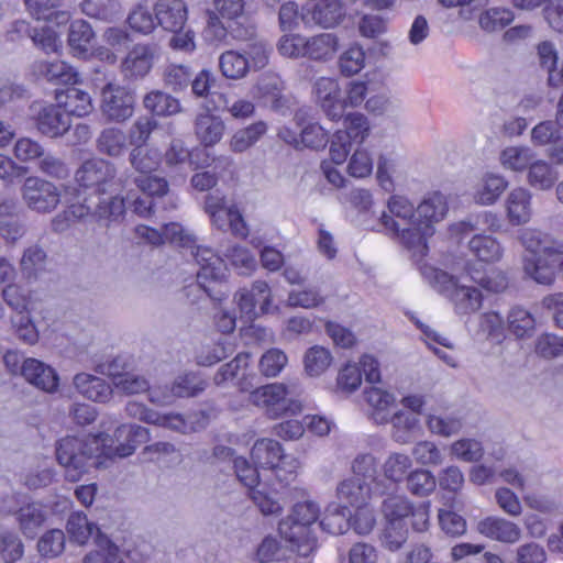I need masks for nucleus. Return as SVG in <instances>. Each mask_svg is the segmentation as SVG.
<instances>
[{
  "label": "nucleus",
  "instance_id": "obj_56",
  "mask_svg": "<svg viewBox=\"0 0 563 563\" xmlns=\"http://www.w3.org/2000/svg\"><path fill=\"white\" fill-rule=\"evenodd\" d=\"M119 9L117 0H85L81 3V10L86 15L104 21L114 18Z\"/></svg>",
  "mask_w": 563,
  "mask_h": 563
},
{
  "label": "nucleus",
  "instance_id": "obj_11",
  "mask_svg": "<svg viewBox=\"0 0 563 563\" xmlns=\"http://www.w3.org/2000/svg\"><path fill=\"white\" fill-rule=\"evenodd\" d=\"M287 396L288 390L284 384L273 383L252 390L249 401L264 409L269 418L276 419L286 413L292 405Z\"/></svg>",
  "mask_w": 563,
  "mask_h": 563
},
{
  "label": "nucleus",
  "instance_id": "obj_58",
  "mask_svg": "<svg viewBox=\"0 0 563 563\" xmlns=\"http://www.w3.org/2000/svg\"><path fill=\"white\" fill-rule=\"evenodd\" d=\"M192 73L190 68L181 64H170L163 73L164 84L174 91H181L188 87Z\"/></svg>",
  "mask_w": 563,
  "mask_h": 563
},
{
  "label": "nucleus",
  "instance_id": "obj_42",
  "mask_svg": "<svg viewBox=\"0 0 563 563\" xmlns=\"http://www.w3.org/2000/svg\"><path fill=\"white\" fill-rule=\"evenodd\" d=\"M470 251L482 262L493 263L503 257L504 250L497 239L477 234L468 242Z\"/></svg>",
  "mask_w": 563,
  "mask_h": 563
},
{
  "label": "nucleus",
  "instance_id": "obj_50",
  "mask_svg": "<svg viewBox=\"0 0 563 563\" xmlns=\"http://www.w3.org/2000/svg\"><path fill=\"white\" fill-rule=\"evenodd\" d=\"M35 71L48 81L68 82L75 79L73 68L62 60L37 62Z\"/></svg>",
  "mask_w": 563,
  "mask_h": 563
},
{
  "label": "nucleus",
  "instance_id": "obj_1",
  "mask_svg": "<svg viewBox=\"0 0 563 563\" xmlns=\"http://www.w3.org/2000/svg\"><path fill=\"white\" fill-rule=\"evenodd\" d=\"M388 212L380 216L384 230L393 234L413 256H424L427 240L434 234V225L448 214L446 197L433 191L415 207L404 196H393L387 203Z\"/></svg>",
  "mask_w": 563,
  "mask_h": 563
},
{
  "label": "nucleus",
  "instance_id": "obj_49",
  "mask_svg": "<svg viewBox=\"0 0 563 563\" xmlns=\"http://www.w3.org/2000/svg\"><path fill=\"white\" fill-rule=\"evenodd\" d=\"M67 532L70 538L79 543L85 544L90 537L101 533L99 528L89 522L86 515L81 512L73 514L67 521Z\"/></svg>",
  "mask_w": 563,
  "mask_h": 563
},
{
  "label": "nucleus",
  "instance_id": "obj_9",
  "mask_svg": "<svg viewBox=\"0 0 563 563\" xmlns=\"http://www.w3.org/2000/svg\"><path fill=\"white\" fill-rule=\"evenodd\" d=\"M133 93L115 84H108L101 90L100 111L102 117L110 122H124L134 112Z\"/></svg>",
  "mask_w": 563,
  "mask_h": 563
},
{
  "label": "nucleus",
  "instance_id": "obj_62",
  "mask_svg": "<svg viewBox=\"0 0 563 563\" xmlns=\"http://www.w3.org/2000/svg\"><path fill=\"white\" fill-rule=\"evenodd\" d=\"M87 218V208L82 207V203H76L69 206L56 214L51 221V228L56 233L65 232L77 221H81Z\"/></svg>",
  "mask_w": 563,
  "mask_h": 563
},
{
  "label": "nucleus",
  "instance_id": "obj_18",
  "mask_svg": "<svg viewBox=\"0 0 563 563\" xmlns=\"http://www.w3.org/2000/svg\"><path fill=\"white\" fill-rule=\"evenodd\" d=\"M362 395L368 406V417L376 424H387L388 415L396 406L395 395L378 386L366 387Z\"/></svg>",
  "mask_w": 563,
  "mask_h": 563
},
{
  "label": "nucleus",
  "instance_id": "obj_6",
  "mask_svg": "<svg viewBox=\"0 0 563 563\" xmlns=\"http://www.w3.org/2000/svg\"><path fill=\"white\" fill-rule=\"evenodd\" d=\"M251 457L256 465L273 470L276 478L285 485L295 479L300 467L299 461L285 455L280 443L272 439L257 440L251 450Z\"/></svg>",
  "mask_w": 563,
  "mask_h": 563
},
{
  "label": "nucleus",
  "instance_id": "obj_63",
  "mask_svg": "<svg viewBox=\"0 0 563 563\" xmlns=\"http://www.w3.org/2000/svg\"><path fill=\"white\" fill-rule=\"evenodd\" d=\"M288 357L279 349H271L266 351L258 363L261 373L266 377L277 376L287 365Z\"/></svg>",
  "mask_w": 563,
  "mask_h": 563
},
{
  "label": "nucleus",
  "instance_id": "obj_48",
  "mask_svg": "<svg viewBox=\"0 0 563 563\" xmlns=\"http://www.w3.org/2000/svg\"><path fill=\"white\" fill-rule=\"evenodd\" d=\"M514 12L507 8H490L482 12L478 24L485 32H496L514 21Z\"/></svg>",
  "mask_w": 563,
  "mask_h": 563
},
{
  "label": "nucleus",
  "instance_id": "obj_36",
  "mask_svg": "<svg viewBox=\"0 0 563 563\" xmlns=\"http://www.w3.org/2000/svg\"><path fill=\"white\" fill-rule=\"evenodd\" d=\"M225 125L221 119L209 113H201L195 121V133L205 146L217 144L224 133Z\"/></svg>",
  "mask_w": 563,
  "mask_h": 563
},
{
  "label": "nucleus",
  "instance_id": "obj_27",
  "mask_svg": "<svg viewBox=\"0 0 563 563\" xmlns=\"http://www.w3.org/2000/svg\"><path fill=\"white\" fill-rule=\"evenodd\" d=\"M56 101L58 107H63L69 114L76 117H85L93 109L90 95L74 86L56 91Z\"/></svg>",
  "mask_w": 563,
  "mask_h": 563
},
{
  "label": "nucleus",
  "instance_id": "obj_64",
  "mask_svg": "<svg viewBox=\"0 0 563 563\" xmlns=\"http://www.w3.org/2000/svg\"><path fill=\"white\" fill-rule=\"evenodd\" d=\"M23 552V543L15 533L0 531V555L5 563H13L20 560Z\"/></svg>",
  "mask_w": 563,
  "mask_h": 563
},
{
  "label": "nucleus",
  "instance_id": "obj_16",
  "mask_svg": "<svg viewBox=\"0 0 563 563\" xmlns=\"http://www.w3.org/2000/svg\"><path fill=\"white\" fill-rule=\"evenodd\" d=\"M505 213L511 225H523L533 216L532 194L525 187L511 189L504 202Z\"/></svg>",
  "mask_w": 563,
  "mask_h": 563
},
{
  "label": "nucleus",
  "instance_id": "obj_44",
  "mask_svg": "<svg viewBox=\"0 0 563 563\" xmlns=\"http://www.w3.org/2000/svg\"><path fill=\"white\" fill-rule=\"evenodd\" d=\"M344 16L345 12L339 0H327L318 3L312 10L313 21L324 29L338 25Z\"/></svg>",
  "mask_w": 563,
  "mask_h": 563
},
{
  "label": "nucleus",
  "instance_id": "obj_53",
  "mask_svg": "<svg viewBox=\"0 0 563 563\" xmlns=\"http://www.w3.org/2000/svg\"><path fill=\"white\" fill-rule=\"evenodd\" d=\"M369 131L371 126L367 118L360 112H353L345 117V130L338 132L346 134L349 141L362 144L369 135Z\"/></svg>",
  "mask_w": 563,
  "mask_h": 563
},
{
  "label": "nucleus",
  "instance_id": "obj_51",
  "mask_svg": "<svg viewBox=\"0 0 563 563\" xmlns=\"http://www.w3.org/2000/svg\"><path fill=\"white\" fill-rule=\"evenodd\" d=\"M412 466L411 459L404 453H391L383 464V472L387 479L398 483L401 482Z\"/></svg>",
  "mask_w": 563,
  "mask_h": 563
},
{
  "label": "nucleus",
  "instance_id": "obj_4",
  "mask_svg": "<svg viewBox=\"0 0 563 563\" xmlns=\"http://www.w3.org/2000/svg\"><path fill=\"white\" fill-rule=\"evenodd\" d=\"M422 275L434 289L450 299L457 314H471L482 307L483 297L477 288L461 284L452 275L434 267L424 266Z\"/></svg>",
  "mask_w": 563,
  "mask_h": 563
},
{
  "label": "nucleus",
  "instance_id": "obj_13",
  "mask_svg": "<svg viewBox=\"0 0 563 563\" xmlns=\"http://www.w3.org/2000/svg\"><path fill=\"white\" fill-rule=\"evenodd\" d=\"M117 175L115 166L103 158H91L76 172V180L82 187H96L98 194H106Z\"/></svg>",
  "mask_w": 563,
  "mask_h": 563
},
{
  "label": "nucleus",
  "instance_id": "obj_43",
  "mask_svg": "<svg viewBox=\"0 0 563 563\" xmlns=\"http://www.w3.org/2000/svg\"><path fill=\"white\" fill-rule=\"evenodd\" d=\"M332 361L333 357L327 347L313 345L303 355V368L308 376L319 377L330 367Z\"/></svg>",
  "mask_w": 563,
  "mask_h": 563
},
{
  "label": "nucleus",
  "instance_id": "obj_26",
  "mask_svg": "<svg viewBox=\"0 0 563 563\" xmlns=\"http://www.w3.org/2000/svg\"><path fill=\"white\" fill-rule=\"evenodd\" d=\"M74 386L80 395L92 401L106 402L111 398V386L102 378L79 373L74 377Z\"/></svg>",
  "mask_w": 563,
  "mask_h": 563
},
{
  "label": "nucleus",
  "instance_id": "obj_46",
  "mask_svg": "<svg viewBox=\"0 0 563 563\" xmlns=\"http://www.w3.org/2000/svg\"><path fill=\"white\" fill-rule=\"evenodd\" d=\"M267 131L263 121L255 122L236 131L230 141V148L235 153H242L253 146Z\"/></svg>",
  "mask_w": 563,
  "mask_h": 563
},
{
  "label": "nucleus",
  "instance_id": "obj_33",
  "mask_svg": "<svg viewBox=\"0 0 563 563\" xmlns=\"http://www.w3.org/2000/svg\"><path fill=\"white\" fill-rule=\"evenodd\" d=\"M129 162L137 176H142L156 172L161 165L162 156L157 148L135 145L130 152Z\"/></svg>",
  "mask_w": 563,
  "mask_h": 563
},
{
  "label": "nucleus",
  "instance_id": "obj_47",
  "mask_svg": "<svg viewBox=\"0 0 563 563\" xmlns=\"http://www.w3.org/2000/svg\"><path fill=\"white\" fill-rule=\"evenodd\" d=\"M412 511L411 503L400 495L387 496L382 504V512L388 523L402 526V520Z\"/></svg>",
  "mask_w": 563,
  "mask_h": 563
},
{
  "label": "nucleus",
  "instance_id": "obj_37",
  "mask_svg": "<svg viewBox=\"0 0 563 563\" xmlns=\"http://www.w3.org/2000/svg\"><path fill=\"white\" fill-rule=\"evenodd\" d=\"M536 158V153L528 146H507L499 154V164L506 170L522 173Z\"/></svg>",
  "mask_w": 563,
  "mask_h": 563
},
{
  "label": "nucleus",
  "instance_id": "obj_2",
  "mask_svg": "<svg viewBox=\"0 0 563 563\" xmlns=\"http://www.w3.org/2000/svg\"><path fill=\"white\" fill-rule=\"evenodd\" d=\"M102 434L65 437L56 443V459L68 482H78L91 470L108 467Z\"/></svg>",
  "mask_w": 563,
  "mask_h": 563
},
{
  "label": "nucleus",
  "instance_id": "obj_61",
  "mask_svg": "<svg viewBox=\"0 0 563 563\" xmlns=\"http://www.w3.org/2000/svg\"><path fill=\"white\" fill-rule=\"evenodd\" d=\"M65 534L59 529H53L44 533L38 542L37 550L44 558H56L65 549Z\"/></svg>",
  "mask_w": 563,
  "mask_h": 563
},
{
  "label": "nucleus",
  "instance_id": "obj_22",
  "mask_svg": "<svg viewBox=\"0 0 563 563\" xmlns=\"http://www.w3.org/2000/svg\"><path fill=\"white\" fill-rule=\"evenodd\" d=\"M508 187L507 179L497 173H485L473 188V200L481 206L494 205Z\"/></svg>",
  "mask_w": 563,
  "mask_h": 563
},
{
  "label": "nucleus",
  "instance_id": "obj_34",
  "mask_svg": "<svg viewBox=\"0 0 563 563\" xmlns=\"http://www.w3.org/2000/svg\"><path fill=\"white\" fill-rule=\"evenodd\" d=\"M210 217L212 224L221 231H227L230 229L232 234L239 238H246L249 234L247 225L236 208V206L231 205L230 207L213 212Z\"/></svg>",
  "mask_w": 563,
  "mask_h": 563
},
{
  "label": "nucleus",
  "instance_id": "obj_32",
  "mask_svg": "<svg viewBox=\"0 0 563 563\" xmlns=\"http://www.w3.org/2000/svg\"><path fill=\"white\" fill-rule=\"evenodd\" d=\"M559 179V172L547 161L534 158L527 169V184L537 190L551 189Z\"/></svg>",
  "mask_w": 563,
  "mask_h": 563
},
{
  "label": "nucleus",
  "instance_id": "obj_28",
  "mask_svg": "<svg viewBox=\"0 0 563 563\" xmlns=\"http://www.w3.org/2000/svg\"><path fill=\"white\" fill-rule=\"evenodd\" d=\"M340 47V38L334 33H320L307 37V58L314 62L331 60Z\"/></svg>",
  "mask_w": 563,
  "mask_h": 563
},
{
  "label": "nucleus",
  "instance_id": "obj_31",
  "mask_svg": "<svg viewBox=\"0 0 563 563\" xmlns=\"http://www.w3.org/2000/svg\"><path fill=\"white\" fill-rule=\"evenodd\" d=\"M283 90L284 82L277 74L264 73L253 87V96L271 103L273 108H279L284 104Z\"/></svg>",
  "mask_w": 563,
  "mask_h": 563
},
{
  "label": "nucleus",
  "instance_id": "obj_15",
  "mask_svg": "<svg viewBox=\"0 0 563 563\" xmlns=\"http://www.w3.org/2000/svg\"><path fill=\"white\" fill-rule=\"evenodd\" d=\"M156 48L150 44H136L121 63V73L130 80L144 78L152 69Z\"/></svg>",
  "mask_w": 563,
  "mask_h": 563
},
{
  "label": "nucleus",
  "instance_id": "obj_17",
  "mask_svg": "<svg viewBox=\"0 0 563 563\" xmlns=\"http://www.w3.org/2000/svg\"><path fill=\"white\" fill-rule=\"evenodd\" d=\"M192 255L200 266L197 273L199 286L202 287L206 292H209V288L206 286L205 282L221 280L225 276V263L209 247L198 246L196 251L192 252Z\"/></svg>",
  "mask_w": 563,
  "mask_h": 563
},
{
  "label": "nucleus",
  "instance_id": "obj_5",
  "mask_svg": "<svg viewBox=\"0 0 563 563\" xmlns=\"http://www.w3.org/2000/svg\"><path fill=\"white\" fill-rule=\"evenodd\" d=\"M125 413L130 418L137 419L148 424L167 428L169 430L189 433L205 428L206 417L203 412L184 417L179 413H159L142 402L129 401L125 405Z\"/></svg>",
  "mask_w": 563,
  "mask_h": 563
},
{
  "label": "nucleus",
  "instance_id": "obj_39",
  "mask_svg": "<svg viewBox=\"0 0 563 563\" xmlns=\"http://www.w3.org/2000/svg\"><path fill=\"white\" fill-rule=\"evenodd\" d=\"M219 68L223 77L239 80L246 77L251 70V65L246 55L231 49L220 55Z\"/></svg>",
  "mask_w": 563,
  "mask_h": 563
},
{
  "label": "nucleus",
  "instance_id": "obj_29",
  "mask_svg": "<svg viewBox=\"0 0 563 563\" xmlns=\"http://www.w3.org/2000/svg\"><path fill=\"white\" fill-rule=\"evenodd\" d=\"M336 496L347 505L361 508L367 506L372 497V488L368 483L361 481V478L351 477L339 483Z\"/></svg>",
  "mask_w": 563,
  "mask_h": 563
},
{
  "label": "nucleus",
  "instance_id": "obj_19",
  "mask_svg": "<svg viewBox=\"0 0 563 563\" xmlns=\"http://www.w3.org/2000/svg\"><path fill=\"white\" fill-rule=\"evenodd\" d=\"M153 11L157 24L169 32L183 30L188 18L183 0H157Z\"/></svg>",
  "mask_w": 563,
  "mask_h": 563
},
{
  "label": "nucleus",
  "instance_id": "obj_57",
  "mask_svg": "<svg viewBox=\"0 0 563 563\" xmlns=\"http://www.w3.org/2000/svg\"><path fill=\"white\" fill-rule=\"evenodd\" d=\"M93 36L91 25L84 20H77L70 24L68 43L73 49L85 53Z\"/></svg>",
  "mask_w": 563,
  "mask_h": 563
},
{
  "label": "nucleus",
  "instance_id": "obj_12",
  "mask_svg": "<svg viewBox=\"0 0 563 563\" xmlns=\"http://www.w3.org/2000/svg\"><path fill=\"white\" fill-rule=\"evenodd\" d=\"M235 300L241 314L247 321L254 320L260 313L269 311L272 294L268 284L264 280L253 283L251 289L243 288L235 294Z\"/></svg>",
  "mask_w": 563,
  "mask_h": 563
},
{
  "label": "nucleus",
  "instance_id": "obj_45",
  "mask_svg": "<svg viewBox=\"0 0 563 563\" xmlns=\"http://www.w3.org/2000/svg\"><path fill=\"white\" fill-rule=\"evenodd\" d=\"M349 517L350 511L346 507L331 504L325 509L324 516L320 521V527L330 534H342L350 526Z\"/></svg>",
  "mask_w": 563,
  "mask_h": 563
},
{
  "label": "nucleus",
  "instance_id": "obj_8",
  "mask_svg": "<svg viewBox=\"0 0 563 563\" xmlns=\"http://www.w3.org/2000/svg\"><path fill=\"white\" fill-rule=\"evenodd\" d=\"M21 196L27 208L38 213H49L60 202V191L57 186L35 176L24 180Z\"/></svg>",
  "mask_w": 563,
  "mask_h": 563
},
{
  "label": "nucleus",
  "instance_id": "obj_54",
  "mask_svg": "<svg viewBox=\"0 0 563 563\" xmlns=\"http://www.w3.org/2000/svg\"><path fill=\"white\" fill-rule=\"evenodd\" d=\"M509 330L517 336L523 338L532 333L536 327L534 318L521 307L511 309L508 316Z\"/></svg>",
  "mask_w": 563,
  "mask_h": 563
},
{
  "label": "nucleus",
  "instance_id": "obj_23",
  "mask_svg": "<svg viewBox=\"0 0 563 563\" xmlns=\"http://www.w3.org/2000/svg\"><path fill=\"white\" fill-rule=\"evenodd\" d=\"M250 355L247 353L238 354L232 361L222 365L213 377V382L218 386H223L229 382L236 380V386L241 391H247L252 384L246 377Z\"/></svg>",
  "mask_w": 563,
  "mask_h": 563
},
{
  "label": "nucleus",
  "instance_id": "obj_55",
  "mask_svg": "<svg viewBox=\"0 0 563 563\" xmlns=\"http://www.w3.org/2000/svg\"><path fill=\"white\" fill-rule=\"evenodd\" d=\"M462 426V420L455 416L430 415L427 418L429 431L444 438L459 433Z\"/></svg>",
  "mask_w": 563,
  "mask_h": 563
},
{
  "label": "nucleus",
  "instance_id": "obj_10",
  "mask_svg": "<svg viewBox=\"0 0 563 563\" xmlns=\"http://www.w3.org/2000/svg\"><path fill=\"white\" fill-rule=\"evenodd\" d=\"M82 207L87 208V217H90L98 225L110 228L119 223L125 214L124 198L120 195L107 196L99 194L86 198Z\"/></svg>",
  "mask_w": 563,
  "mask_h": 563
},
{
  "label": "nucleus",
  "instance_id": "obj_25",
  "mask_svg": "<svg viewBox=\"0 0 563 563\" xmlns=\"http://www.w3.org/2000/svg\"><path fill=\"white\" fill-rule=\"evenodd\" d=\"M38 131L48 137H58L70 129L68 115L64 114L58 107L45 106L36 119Z\"/></svg>",
  "mask_w": 563,
  "mask_h": 563
},
{
  "label": "nucleus",
  "instance_id": "obj_3",
  "mask_svg": "<svg viewBox=\"0 0 563 563\" xmlns=\"http://www.w3.org/2000/svg\"><path fill=\"white\" fill-rule=\"evenodd\" d=\"M320 516L319 506L311 500L297 503L291 515L279 522V532L290 543L292 551L301 556H309L317 548V539L311 532Z\"/></svg>",
  "mask_w": 563,
  "mask_h": 563
},
{
  "label": "nucleus",
  "instance_id": "obj_20",
  "mask_svg": "<svg viewBox=\"0 0 563 563\" xmlns=\"http://www.w3.org/2000/svg\"><path fill=\"white\" fill-rule=\"evenodd\" d=\"M476 529L484 537L503 543H516L521 538L520 527L501 517H486L478 521Z\"/></svg>",
  "mask_w": 563,
  "mask_h": 563
},
{
  "label": "nucleus",
  "instance_id": "obj_40",
  "mask_svg": "<svg viewBox=\"0 0 563 563\" xmlns=\"http://www.w3.org/2000/svg\"><path fill=\"white\" fill-rule=\"evenodd\" d=\"M300 130V145L306 147L319 148L323 147L328 142L327 132L317 122H306V112L299 110L294 118Z\"/></svg>",
  "mask_w": 563,
  "mask_h": 563
},
{
  "label": "nucleus",
  "instance_id": "obj_7",
  "mask_svg": "<svg viewBox=\"0 0 563 563\" xmlns=\"http://www.w3.org/2000/svg\"><path fill=\"white\" fill-rule=\"evenodd\" d=\"M101 434L106 438V440H102V446L108 462L114 457L123 459L132 455L139 445L151 439V432L147 428L133 423L120 424L112 437Z\"/></svg>",
  "mask_w": 563,
  "mask_h": 563
},
{
  "label": "nucleus",
  "instance_id": "obj_21",
  "mask_svg": "<svg viewBox=\"0 0 563 563\" xmlns=\"http://www.w3.org/2000/svg\"><path fill=\"white\" fill-rule=\"evenodd\" d=\"M21 375L30 384L46 393H54L58 387V375L55 369L36 358L23 361Z\"/></svg>",
  "mask_w": 563,
  "mask_h": 563
},
{
  "label": "nucleus",
  "instance_id": "obj_30",
  "mask_svg": "<svg viewBox=\"0 0 563 563\" xmlns=\"http://www.w3.org/2000/svg\"><path fill=\"white\" fill-rule=\"evenodd\" d=\"M47 518L45 507L40 503H29L15 512V519L21 532L27 538H34Z\"/></svg>",
  "mask_w": 563,
  "mask_h": 563
},
{
  "label": "nucleus",
  "instance_id": "obj_35",
  "mask_svg": "<svg viewBox=\"0 0 563 563\" xmlns=\"http://www.w3.org/2000/svg\"><path fill=\"white\" fill-rule=\"evenodd\" d=\"M143 107L158 117H172L183 110L177 98L161 90L147 92L143 98Z\"/></svg>",
  "mask_w": 563,
  "mask_h": 563
},
{
  "label": "nucleus",
  "instance_id": "obj_24",
  "mask_svg": "<svg viewBox=\"0 0 563 563\" xmlns=\"http://www.w3.org/2000/svg\"><path fill=\"white\" fill-rule=\"evenodd\" d=\"M48 255L44 247L37 243L29 245L22 252L19 268L22 277L27 282H36L46 272Z\"/></svg>",
  "mask_w": 563,
  "mask_h": 563
},
{
  "label": "nucleus",
  "instance_id": "obj_41",
  "mask_svg": "<svg viewBox=\"0 0 563 563\" xmlns=\"http://www.w3.org/2000/svg\"><path fill=\"white\" fill-rule=\"evenodd\" d=\"M96 145L99 153L110 157H119L126 150V135L118 128H107L100 132Z\"/></svg>",
  "mask_w": 563,
  "mask_h": 563
},
{
  "label": "nucleus",
  "instance_id": "obj_60",
  "mask_svg": "<svg viewBox=\"0 0 563 563\" xmlns=\"http://www.w3.org/2000/svg\"><path fill=\"white\" fill-rule=\"evenodd\" d=\"M365 63V53L362 46L354 44L342 53L339 67L344 76H353L361 71Z\"/></svg>",
  "mask_w": 563,
  "mask_h": 563
},
{
  "label": "nucleus",
  "instance_id": "obj_14",
  "mask_svg": "<svg viewBox=\"0 0 563 563\" xmlns=\"http://www.w3.org/2000/svg\"><path fill=\"white\" fill-rule=\"evenodd\" d=\"M316 101L332 121L343 118V98L339 82L329 77H320L313 85Z\"/></svg>",
  "mask_w": 563,
  "mask_h": 563
},
{
  "label": "nucleus",
  "instance_id": "obj_59",
  "mask_svg": "<svg viewBox=\"0 0 563 563\" xmlns=\"http://www.w3.org/2000/svg\"><path fill=\"white\" fill-rule=\"evenodd\" d=\"M307 36L301 34H286L283 35L278 43L277 49L280 55L288 58H307L306 53Z\"/></svg>",
  "mask_w": 563,
  "mask_h": 563
},
{
  "label": "nucleus",
  "instance_id": "obj_52",
  "mask_svg": "<svg viewBox=\"0 0 563 563\" xmlns=\"http://www.w3.org/2000/svg\"><path fill=\"white\" fill-rule=\"evenodd\" d=\"M130 27L142 34H150L156 26V19L146 2L136 4L128 15Z\"/></svg>",
  "mask_w": 563,
  "mask_h": 563
},
{
  "label": "nucleus",
  "instance_id": "obj_38",
  "mask_svg": "<svg viewBox=\"0 0 563 563\" xmlns=\"http://www.w3.org/2000/svg\"><path fill=\"white\" fill-rule=\"evenodd\" d=\"M82 563H124V560L119 547L104 534L98 533L95 549L86 554Z\"/></svg>",
  "mask_w": 563,
  "mask_h": 563
}]
</instances>
